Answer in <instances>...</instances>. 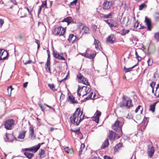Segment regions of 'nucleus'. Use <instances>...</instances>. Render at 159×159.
Instances as JSON below:
<instances>
[{"label": "nucleus", "mask_w": 159, "mask_h": 159, "mask_svg": "<svg viewBox=\"0 0 159 159\" xmlns=\"http://www.w3.org/2000/svg\"><path fill=\"white\" fill-rule=\"evenodd\" d=\"M83 111L81 112L80 108H77L72 116L70 118V122L76 125H78L83 119L88 118L84 115H83L82 117H81Z\"/></svg>", "instance_id": "obj_1"}, {"label": "nucleus", "mask_w": 159, "mask_h": 159, "mask_svg": "<svg viewBox=\"0 0 159 159\" xmlns=\"http://www.w3.org/2000/svg\"><path fill=\"white\" fill-rule=\"evenodd\" d=\"M124 119L122 118H119L116 120L112 126V129L116 132L119 133L117 139H119L122 134V128L124 123Z\"/></svg>", "instance_id": "obj_2"}, {"label": "nucleus", "mask_w": 159, "mask_h": 159, "mask_svg": "<svg viewBox=\"0 0 159 159\" xmlns=\"http://www.w3.org/2000/svg\"><path fill=\"white\" fill-rule=\"evenodd\" d=\"M122 101L119 103V106L120 107H125L128 109H129L133 105L132 104L131 99L123 95L122 97Z\"/></svg>", "instance_id": "obj_3"}, {"label": "nucleus", "mask_w": 159, "mask_h": 159, "mask_svg": "<svg viewBox=\"0 0 159 159\" xmlns=\"http://www.w3.org/2000/svg\"><path fill=\"white\" fill-rule=\"evenodd\" d=\"M66 30L61 26L55 28L52 30V33L55 35L59 36L63 35L65 32Z\"/></svg>", "instance_id": "obj_4"}, {"label": "nucleus", "mask_w": 159, "mask_h": 159, "mask_svg": "<svg viewBox=\"0 0 159 159\" xmlns=\"http://www.w3.org/2000/svg\"><path fill=\"white\" fill-rule=\"evenodd\" d=\"M15 121L13 119H9L6 121L4 123V125L5 128L8 130L11 129L12 127L15 124Z\"/></svg>", "instance_id": "obj_5"}, {"label": "nucleus", "mask_w": 159, "mask_h": 159, "mask_svg": "<svg viewBox=\"0 0 159 159\" xmlns=\"http://www.w3.org/2000/svg\"><path fill=\"white\" fill-rule=\"evenodd\" d=\"M113 4L112 0H105L103 4V10H108L110 9Z\"/></svg>", "instance_id": "obj_6"}, {"label": "nucleus", "mask_w": 159, "mask_h": 159, "mask_svg": "<svg viewBox=\"0 0 159 159\" xmlns=\"http://www.w3.org/2000/svg\"><path fill=\"white\" fill-rule=\"evenodd\" d=\"M103 21L107 24L110 28L118 27V25L117 23L113 19L103 20Z\"/></svg>", "instance_id": "obj_7"}, {"label": "nucleus", "mask_w": 159, "mask_h": 159, "mask_svg": "<svg viewBox=\"0 0 159 159\" xmlns=\"http://www.w3.org/2000/svg\"><path fill=\"white\" fill-rule=\"evenodd\" d=\"M6 138H4V140L6 142H12L14 140L16 139V137L13 134L6 133L5 134Z\"/></svg>", "instance_id": "obj_8"}, {"label": "nucleus", "mask_w": 159, "mask_h": 159, "mask_svg": "<svg viewBox=\"0 0 159 159\" xmlns=\"http://www.w3.org/2000/svg\"><path fill=\"white\" fill-rule=\"evenodd\" d=\"M77 78L81 81V83H83L84 84L87 86H90V84L88 80L81 73H79V75L77 76Z\"/></svg>", "instance_id": "obj_9"}, {"label": "nucleus", "mask_w": 159, "mask_h": 159, "mask_svg": "<svg viewBox=\"0 0 159 159\" xmlns=\"http://www.w3.org/2000/svg\"><path fill=\"white\" fill-rule=\"evenodd\" d=\"M79 38L74 35L73 34H70L68 39V40L69 43H76L78 40Z\"/></svg>", "instance_id": "obj_10"}, {"label": "nucleus", "mask_w": 159, "mask_h": 159, "mask_svg": "<svg viewBox=\"0 0 159 159\" xmlns=\"http://www.w3.org/2000/svg\"><path fill=\"white\" fill-rule=\"evenodd\" d=\"M117 133L118 134H117L112 130L110 131L108 134V136L110 140H114L115 139H118L117 137L119 135V133Z\"/></svg>", "instance_id": "obj_11"}, {"label": "nucleus", "mask_w": 159, "mask_h": 159, "mask_svg": "<svg viewBox=\"0 0 159 159\" xmlns=\"http://www.w3.org/2000/svg\"><path fill=\"white\" fill-rule=\"evenodd\" d=\"M144 22L147 26L148 30L149 31H151L152 28V26L150 19L146 16L145 17Z\"/></svg>", "instance_id": "obj_12"}, {"label": "nucleus", "mask_w": 159, "mask_h": 159, "mask_svg": "<svg viewBox=\"0 0 159 159\" xmlns=\"http://www.w3.org/2000/svg\"><path fill=\"white\" fill-rule=\"evenodd\" d=\"M80 86V89H81L82 92H83L84 91L85 92V93L83 95V97L86 95L90 91L89 87L86 86Z\"/></svg>", "instance_id": "obj_13"}, {"label": "nucleus", "mask_w": 159, "mask_h": 159, "mask_svg": "<svg viewBox=\"0 0 159 159\" xmlns=\"http://www.w3.org/2000/svg\"><path fill=\"white\" fill-rule=\"evenodd\" d=\"M8 55L9 53L7 51L3 50L1 56V61L7 59Z\"/></svg>", "instance_id": "obj_14"}, {"label": "nucleus", "mask_w": 159, "mask_h": 159, "mask_svg": "<svg viewBox=\"0 0 159 159\" xmlns=\"http://www.w3.org/2000/svg\"><path fill=\"white\" fill-rule=\"evenodd\" d=\"M116 39V37L113 34L110 35L107 39V41L110 43H113Z\"/></svg>", "instance_id": "obj_15"}, {"label": "nucleus", "mask_w": 159, "mask_h": 159, "mask_svg": "<svg viewBox=\"0 0 159 159\" xmlns=\"http://www.w3.org/2000/svg\"><path fill=\"white\" fill-rule=\"evenodd\" d=\"M154 152L155 150L153 146H152L151 148H148L147 151V153L150 158H151L152 157L154 154Z\"/></svg>", "instance_id": "obj_16"}, {"label": "nucleus", "mask_w": 159, "mask_h": 159, "mask_svg": "<svg viewBox=\"0 0 159 159\" xmlns=\"http://www.w3.org/2000/svg\"><path fill=\"white\" fill-rule=\"evenodd\" d=\"M52 53L53 57L65 61L66 60V59L64 57L62 56H61L58 53L55 52L54 50H53L52 51Z\"/></svg>", "instance_id": "obj_17"}, {"label": "nucleus", "mask_w": 159, "mask_h": 159, "mask_svg": "<svg viewBox=\"0 0 159 159\" xmlns=\"http://www.w3.org/2000/svg\"><path fill=\"white\" fill-rule=\"evenodd\" d=\"M29 124L30 125V126L29 128V135L31 139H34L35 137V135H34V130L33 127V125H31L30 123Z\"/></svg>", "instance_id": "obj_18"}, {"label": "nucleus", "mask_w": 159, "mask_h": 159, "mask_svg": "<svg viewBox=\"0 0 159 159\" xmlns=\"http://www.w3.org/2000/svg\"><path fill=\"white\" fill-rule=\"evenodd\" d=\"M68 101L71 104H77L78 103V102L76 100H75V98L72 95L69 96Z\"/></svg>", "instance_id": "obj_19"}, {"label": "nucleus", "mask_w": 159, "mask_h": 159, "mask_svg": "<svg viewBox=\"0 0 159 159\" xmlns=\"http://www.w3.org/2000/svg\"><path fill=\"white\" fill-rule=\"evenodd\" d=\"M62 22H66L67 25H68L70 23L73 22V19L70 17H68L64 19L62 21Z\"/></svg>", "instance_id": "obj_20"}, {"label": "nucleus", "mask_w": 159, "mask_h": 159, "mask_svg": "<svg viewBox=\"0 0 159 159\" xmlns=\"http://www.w3.org/2000/svg\"><path fill=\"white\" fill-rule=\"evenodd\" d=\"M109 145V142L108 139H106L103 143L102 144L101 146V148L104 149L106 147H107Z\"/></svg>", "instance_id": "obj_21"}, {"label": "nucleus", "mask_w": 159, "mask_h": 159, "mask_svg": "<svg viewBox=\"0 0 159 159\" xmlns=\"http://www.w3.org/2000/svg\"><path fill=\"white\" fill-rule=\"evenodd\" d=\"M45 69L46 71L50 73H51V70L50 68V63L46 62L45 66Z\"/></svg>", "instance_id": "obj_22"}, {"label": "nucleus", "mask_w": 159, "mask_h": 159, "mask_svg": "<svg viewBox=\"0 0 159 159\" xmlns=\"http://www.w3.org/2000/svg\"><path fill=\"white\" fill-rule=\"evenodd\" d=\"M26 132V131H21L18 136V138L19 139H24L25 135Z\"/></svg>", "instance_id": "obj_23"}, {"label": "nucleus", "mask_w": 159, "mask_h": 159, "mask_svg": "<svg viewBox=\"0 0 159 159\" xmlns=\"http://www.w3.org/2000/svg\"><path fill=\"white\" fill-rule=\"evenodd\" d=\"M24 154L26 157L29 159H31V158L34 156V154L33 153H29L26 152H25Z\"/></svg>", "instance_id": "obj_24"}, {"label": "nucleus", "mask_w": 159, "mask_h": 159, "mask_svg": "<svg viewBox=\"0 0 159 159\" xmlns=\"http://www.w3.org/2000/svg\"><path fill=\"white\" fill-rule=\"evenodd\" d=\"M138 65V62L135 65L130 68H126L125 67V66L124 68V71L125 73L129 72L132 69L134 68L136 66H137Z\"/></svg>", "instance_id": "obj_25"}, {"label": "nucleus", "mask_w": 159, "mask_h": 159, "mask_svg": "<svg viewBox=\"0 0 159 159\" xmlns=\"http://www.w3.org/2000/svg\"><path fill=\"white\" fill-rule=\"evenodd\" d=\"M40 148V144L33 146L31 147L32 152L35 153L37 152Z\"/></svg>", "instance_id": "obj_26"}, {"label": "nucleus", "mask_w": 159, "mask_h": 159, "mask_svg": "<svg viewBox=\"0 0 159 159\" xmlns=\"http://www.w3.org/2000/svg\"><path fill=\"white\" fill-rule=\"evenodd\" d=\"M82 30L83 31V32L84 34H88L90 33V30L89 28L86 26L83 25L82 28Z\"/></svg>", "instance_id": "obj_27"}, {"label": "nucleus", "mask_w": 159, "mask_h": 159, "mask_svg": "<svg viewBox=\"0 0 159 159\" xmlns=\"http://www.w3.org/2000/svg\"><path fill=\"white\" fill-rule=\"evenodd\" d=\"M94 44L95 45V47L96 49H98L99 48L100 43L98 40H96L95 38Z\"/></svg>", "instance_id": "obj_28"}, {"label": "nucleus", "mask_w": 159, "mask_h": 159, "mask_svg": "<svg viewBox=\"0 0 159 159\" xmlns=\"http://www.w3.org/2000/svg\"><path fill=\"white\" fill-rule=\"evenodd\" d=\"M157 102H155L153 104L150 105V109L149 110L151 111L153 113L155 111V106Z\"/></svg>", "instance_id": "obj_29"}, {"label": "nucleus", "mask_w": 159, "mask_h": 159, "mask_svg": "<svg viewBox=\"0 0 159 159\" xmlns=\"http://www.w3.org/2000/svg\"><path fill=\"white\" fill-rule=\"evenodd\" d=\"M129 32V30H125L124 29H123L121 32L118 33L120 34L122 36H125L127 34H128Z\"/></svg>", "instance_id": "obj_30"}, {"label": "nucleus", "mask_w": 159, "mask_h": 159, "mask_svg": "<svg viewBox=\"0 0 159 159\" xmlns=\"http://www.w3.org/2000/svg\"><path fill=\"white\" fill-rule=\"evenodd\" d=\"M45 153V151L44 150L41 149L40 151L39 152V158L40 159L43 158L45 157L44 154Z\"/></svg>", "instance_id": "obj_31"}, {"label": "nucleus", "mask_w": 159, "mask_h": 159, "mask_svg": "<svg viewBox=\"0 0 159 159\" xmlns=\"http://www.w3.org/2000/svg\"><path fill=\"white\" fill-rule=\"evenodd\" d=\"M64 151L67 153H72L73 151L72 149L69 148L68 147H66L64 148Z\"/></svg>", "instance_id": "obj_32"}, {"label": "nucleus", "mask_w": 159, "mask_h": 159, "mask_svg": "<svg viewBox=\"0 0 159 159\" xmlns=\"http://www.w3.org/2000/svg\"><path fill=\"white\" fill-rule=\"evenodd\" d=\"M96 55V53H94L92 54H88L87 55V58L89 59H93Z\"/></svg>", "instance_id": "obj_33"}, {"label": "nucleus", "mask_w": 159, "mask_h": 159, "mask_svg": "<svg viewBox=\"0 0 159 159\" xmlns=\"http://www.w3.org/2000/svg\"><path fill=\"white\" fill-rule=\"evenodd\" d=\"M100 15V17L102 19L110 18L107 14H105L103 13H101Z\"/></svg>", "instance_id": "obj_34"}, {"label": "nucleus", "mask_w": 159, "mask_h": 159, "mask_svg": "<svg viewBox=\"0 0 159 159\" xmlns=\"http://www.w3.org/2000/svg\"><path fill=\"white\" fill-rule=\"evenodd\" d=\"M122 143H119L116 144V145L114 147V151H116L119 148L122 146Z\"/></svg>", "instance_id": "obj_35"}, {"label": "nucleus", "mask_w": 159, "mask_h": 159, "mask_svg": "<svg viewBox=\"0 0 159 159\" xmlns=\"http://www.w3.org/2000/svg\"><path fill=\"white\" fill-rule=\"evenodd\" d=\"M84 147L85 145L83 143L81 144L80 150H79V155L80 156L82 154V152L83 150L84 149Z\"/></svg>", "instance_id": "obj_36"}, {"label": "nucleus", "mask_w": 159, "mask_h": 159, "mask_svg": "<svg viewBox=\"0 0 159 159\" xmlns=\"http://www.w3.org/2000/svg\"><path fill=\"white\" fill-rule=\"evenodd\" d=\"M146 7V5L144 3H142L139 6V10H142L144 8Z\"/></svg>", "instance_id": "obj_37"}, {"label": "nucleus", "mask_w": 159, "mask_h": 159, "mask_svg": "<svg viewBox=\"0 0 159 159\" xmlns=\"http://www.w3.org/2000/svg\"><path fill=\"white\" fill-rule=\"evenodd\" d=\"M70 130L73 132L77 133L78 134H81L80 131V128H79L78 129H75V130H73L72 129H71Z\"/></svg>", "instance_id": "obj_38"}, {"label": "nucleus", "mask_w": 159, "mask_h": 159, "mask_svg": "<svg viewBox=\"0 0 159 159\" xmlns=\"http://www.w3.org/2000/svg\"><path fill=\"white\" fill-rule=\"evenodd\" d=\"M135 55L136 56V57L137 58L138 60V62H139V61H140L141 60L142 58L141 57L139 56L136 51L135 52Z\"/></svg>", "instance_id": "obj_39"}, {"label": "nucleus", "mask_w": 159, "mask_h": 159, "mask_svg": "<svg viewBox=\"0 0 159 159\" xmlns=\"http://www.w3.org/2000/svg\"><path fill=\"white\" fill-rule=\"evenodd\" d=\"M93 92H91L90 94L88 95V96L84 98V100H88L92 98V95L93 94Z\"/></svg>", "instance_id": "obj_40"}, {"label": "nucleus", "mask_w": 159, "mask_h": 159, "mask_svg": "<svg viewBox=\"0 0 159 159\" xmlns=\"http://www.w3.org/2000/svg\"><path fill=\"white\" fill-rule=\"evenodd\" d=\"M92 119L93 121L96 122L97 123H98L99 121V118L95 116L93 117Z\"/></svg>", "instance_id": "obj_41"}, {"label": "nucleus", "mask_w": 159, "mask_h": 159, "mask_svg": "<svg viewBox=\"0 0 159 159\" xmlns=\"http://www.w3.org/2000/svg\"><path fill=\"white\" fill-rule=\"evenodd\" d=\"M48 86L52 90H53L54 91H55V90L53 89V88H55L54 84H49L48 85Z\"/></svg>", "instance_id": "obj_42"}, {"label": "nucleus", "mask_w": 159, "mask_h": 159, "mask_svg": "<svg viewBox=\"0 0 159 159\" xmlns=\"http://www.w3.org/2000/svg\"><path fill=\"white\" fill-rule=\"evenodd\" d=\"M154 37L155 39L157 40H159V32L155 34Z\"/></svg>", "instance_id": "obj_43"}, {"label": "nucleus", "mask_w": 159, "mask_h": 159, "mask_svg": "<svg viewBox=\"0 0 159 159\" xmlns=\"http://www.w3.org/2000/svg\"><path fill=\"white\" fill-rule=\"evenodd\" d=\"M155 18L157 20L159 21V12H156L155 13Z\"/></svg>", "instance_id": "obj_44"}, {"label": "nucleus", "mask_w": 159, "mask_h": 159, "mask_svg": "<svg viewBox=\"0 0 159 159\" xmlns=\"http://www.w3.org/2000/svg\"><path fill=\"white\" fill-rule=\"evenodd\" d=\"M95 116H96L97 117L99 118V116H100L101 115V113L98 110H97L95 113Z\"/></svg>", "instance_id": "obj_45"}, {"label": "nucleus", "mask_w": 159, "mask_h": 159, "mask_svg": "<svg viewBox=\"0 0 159 159\" xmlns=\"http://www.w3.org/2000/svg\"><path fill=\"white\" fill-rule=\"evenodd\" d=\"M92 28L94 32H96L97 30V26L94 24L92 25Z\"/></svg>", "instance_id": "obj_46"}, {"label": "nucleus", "mask_w": 159, "mask_h": 159, "mask_svg": "<svg viewBox=\"0 0 159 159\" xmlns=\"http://www.w3.org/2000/svg\"><path fill=\"white\" fill-rule=\"evenodd\" d=\"M12 89H13V88H12V86H10L9 87H8L7 88V91L8 93H9V90H10V95L11 94V92Z\"/></svg>", "instance_id": "obj_47"}, {"label": "nucleus", "mask_w": 159, "mask_h": 159, "mask_svg": "<svg viewBox=\"0 0 159 159\" xmlns=\"http://www.w3.org/2000/svg\"><path fill=\"white\" fill-rule=\"evenodd\" d=\"M125 18L124 17L123 19L120 20V23L121 25H124L125 24Z\"/></svg>", "instance_id": "obj_48"}, {"label": "nucleus", "mask_w": 159, "mask_h": 159, "mask_svg": "<svg viewBox=\"0 0 159 159\" xmlns=\"http://www.w3.org/2000/svg\"><path fill=\"white\" fill-rule=\"evenodd\" d=\"M78 0H74L72 2L70 3V5H75L77 2Z\"/></svg>", "instance_id": "obj_49"}, {"label": "nucleus", "mask_w": 159, "mask_h": 159, "mask_svg": "<svg viewBox=\"0 0 159 159\" xmlns=\"http://www.w3.org/2000/svg\"><path fill=\"white\" fill-rule=\"evenodd\" d=\"M44 105H46L47 107H48L50 109H51V110H52L53 111H55V109L53 108V107H52L48 105H47V104H44Z\"/></svg>", "instance_id": "obj_50"}, {"label": "nucleus", "mask_w": 159, "mask_h": 159, "mask_svg": "<svg viewBox=\"0 0 159 159\" xmlns=\"http://www.w3.org/2000/svg\"><path fill=\"white\" fill-rule=\"evenodd\" d=\"M80 90V85L78 86L77 90V94L78 95H79V96H80L81 94L80 93H79V91Z\"/></svg>", "instance_id": "obj_51"}, {"label": "nucleus", "mask_w": 159, "mask_h": 159, "mask_svg": "<svg viewBox=\"0 0 159 159\" xmlns=\"http://www.w3.org/2000/svg\"><path fill=\"white\" fill-rule=\"evenodd\" d=\"M4 23V21L3 19H0V27H2L3 24Z\"/></svg>", "instance_id": "obj_52"}, {"label": "nucleus", "mask_w": 159, "mask_h": 159, "mask_svg": "<svg viewBox=\"0 0 159 159\" xmlns=\"http://www.w3.org/2000/svg\"><path fill=\"white\" fill-rule=\"evenodd\" d=\"M141 107V105H139L136 108L135 110V112L137 113L139 110L140 109V107Z\"/></svg>", "instance_id": "obj_53"}, {"label": "nucleus", "mask_w": 159, "mask_h": 159, "mask_svg": "<svg viewBox=\"0 0 159 159\" xmlns=\"http://www.w3.org/2000/svg\"><path fill=\"white\" fill-rule=\"evenodd\" d=\"M114 13L113 12H110V13H108V14H107V15L110 18H112V16L113 15V14Z\"/></svg>", "instance_id": "obj_54"}, {"label": "nucleus", "mask_w": 159, "mask_h": 159, "mask_svg": "<svg viewBox=\"0 0 159 159\" xmlns=\"http://www.w3.org/2000/svg\"><path fill=\"white\" fill-rule=\"evenodd\" d=\"M11 2L14 4L15 5H17V3L16 0H10Z\"/></svg>", "instance_id": "obj_55"}, {"label": "nucleus", "mask_w": 159, "mask_h": 159, "mask_svg": "<svg viewBox=\"0 0 159 159\" xmlns=\"http://www.w3.org/2000/svg\"><path fill=\"white\" fill-rule=\"evenodd\" d=\"M48 57L47 59V61L46 62L50 63V55H48Z\"/></svg>", "instance_id": "obj_56"}, {"label": "nucleus", "mask_w": 159, "mask_h": 159, "mask_svg": "<svg viewBox=\"0 0 159 159\" xmlns=\"http://www.w3.org/2000/svg\"><path fill=\"white\" fill-rule=\"evenodd\" d=\"M155 85V83H154L153 82H152V83H151L150 84V86L151 87V88L153 89V88H154V86Z\"/></svg>", "instance_id": "obj_57"}, {"label": "nucleus", "mask_w": 159, "mask_h": 159, "mask_svg": "<svg viewBox=\"0 0 159 159\" xmlns=\"http://www.w3.org/2000/svg\"><path fill=\"white\" fill-rule=\"evenodd\" d=\"M150 61H151L150 58H149L147 61V62H148V66H151L152 65V62L151 63H150Z\"/></svg>", "instance_id": "obj_58"}, {"label": "nucleus", "mask_w": 159, "mask_h": 159, "mask_svg": "<svg viewBox=\"0 0 159 159\" xmlns=\"http://www.w3.org/2000/svg\"><path fill=\"white\" fill-rule=\"evenodd\" d=\"M24 150L25 151H29L32 152L31 147L29 148H25L24 149Z\"/></svg>", "instance_id": "obj_59"}, {"label": "nucleus", "mask_w": 159, "mask_h": 159, "mask_svg": "<svg viewBox=\"0 0 159 159\" xmlns=\"http://www.w3.org/2000/svg\"><path fill=\"white\" fill-rule=\"evenodd\" d=\"M139 22L138 21H136L134 25V27H136V28L138 27L139 26Z\"/></svg>", "instance_id": "obj_60"}, {"label": "nucleus", "mask_w": 159, "mask_h": 159, "mask_svg": "<svg viewBox=\"0 0 159 159\" xmlns=\"http://www.w3.org/2000/svg\"><path fill=\"white\" fill-rule=\"evenodd\" d=\"M88 54V53H87L86 52H85L84 53H82V55L87 58Z\"/></svg>", "instance_id": "obj_61"}, {"label": "nucleus", "mask_w": 159, "mask_h": 159, "mask_svg": "<svg viewBox=\"0 0 159 159\" xmlns=\"http://www.w3.org/2000/svg\"><path fill=\"white\" fill-rule=\"evenodd\" d=\"M39 106L40 107L41 110H42V111H44V110L45 109V108H44L43 106L41 105V104H39Z\"/></svg>", "instance_id": "obj_62"}, {"label": "nucleus", "mask_w": 159, "mask_h": 159, "mask_svg": "<svg viewBox=\"0 0 159 159\" xmlns=\"http://www.w3.org/2000/svg\"><path fill=\"white\" fill-rule=\"evenodd\" d=\"M28 83V82H26L23 84V86L24 88H25L27 87Z\"/></svg>", "instance_id": "obj_63"}, {"label": "nucleus", "mask_w": 159, "mask_h": 159, "mask_svg": "<svg viewBox=\"0 0 159 159\" xmlns=\"http://www.w3.org/2000/svg\"><path fill=\"white\" fill-rule=\"evenodd\" d=\"M104 158L105 159H112L110 157L107 156H105Z\"/></svg>", "instance_id": "obj_64"}]
</instances>
